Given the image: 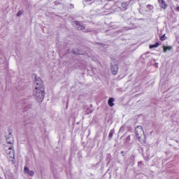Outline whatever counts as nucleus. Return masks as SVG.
<instances>
[{
    "mask_svg": "<svg viewBox=\"0 0 179 179\" xmlns=\"http://www.w3.org/2000/svg\"><path fill=\"white\" fill-rule=\"evenodd\" d=\"M115 99L114 98H110L108 101V104L109 107H113L114 106V101Z\"/></svg>",
    "mask_w": 179,
    "mask_h": 179,
    "instance_id": "obj_8",
    "label": "nucleus"
},
{
    "mask_svg": "<svg viewBox=\"0 0 179 179\" xmlns=\"http://www.w3.org/2000/svg\"><path fill=\"white\" fill-rule=\"evenodd\" d=\"M111 73L113 75H116L118 73V65L117 64H112L110 68Z\"/></svg>",
    "mask_w": 179,
    "mask_h": 179,
    "instance_id": "obj_5",
    "label": "nucleus"
},
{
    "mask_svg": "<svg viewBox=\"0 0 179 179\" xmlns=\"http://www.w3.org/2000/svg\"><path fill=\"white\" fill-rule=\"evenodd\" d=\"M74 24L76 25V29H78V30H83V29H85V27L83 25H81L80 22H79L78 21H75Z\"/></svg>",
    "mask_w": 179,
    "mask_h": 179,
    "instance_id": "obj_6",
    "label": "nucleus"
},
{
    "mask_svg": "<svg viewBox=\"0 0 179 179\" xmlns=\"http://www.w3.org/2000/svg\"><path fill=\"white\" fill-rule=\"evenodd\" d=\"M24 174H27L30 177H33L34 176V172L33 171L30 170V169H29V167L24 166Z\"/></svg>",
    "mask_w": 179,
    "mask_h": 179,
    "instance_id": "obj_4",
    "label": "nucleus"
},
{
    "mask_svg": "<svg viewBox=\"0 0 179 179\" xmlns=\"http://www.w3.org/2000/svg\"><path fill=\"white\" fill-rule=\"evenodd\" d=\"M152 62H156V59H152Z\"/></svg>",
    "mask_w": 179,
    "mask_h": 179,
    "instance_id": "obj_19",
    "label": "nucleus"
},
{
    "mask_svg": "<svg viewBox=\"0 0 179 179\" xmlns=\"http://www.w3.org/2000/svg\"><path fill=\"white\" fill-rule=\"evenodd\" d=\"M156 47H157V43H156L155 45H150V48H156Z\"/></svg>",
    "mask_w": 179,
    "mask_h": 179,
    "instance_id": "obj_14",
    "label": "nucleus"
},
{
    "mask_svg": "<svg viewBox=\"0 0 179 179\" xmlns=\"http://www.w3.org/2000/svg\"><path fill=\"white\" fill-rule=\"evenodd\" d=\"M108 138H110V139H111V138H113V132L110 131V132L109 133Z\"/></svg>",
    "mask_w": 179,
    "mask_h": 179,
    "instance_id": "obj_16",
    "label": "nucleus"
},
{
    "mask_svg": "<svg viewBox=\"0 0 179 179\" xmlns=\"http://www.w3.org/2000/svg\"><path fill=\"white\" fill-rule=\"evenodd\" d=\"M23 12L22 11H19L17 13V16H22Z\"/></svg>",
    "mask_w": 179,
    "mask_h": 179,
    "instance_id": "obj_15",
    "label": "nucleus"
},
{
    "mask_svg": "<svg viewBox=\"0 0 179 179\" xmlns=\"http://www.w3.org/2000/svg\"><path fill=\"white\" fill-rule=\"evenodd\" d=\"M131 142V136H128L126 138V143H129Z\"/></svg>",
    "mask_w": 179,
    "mask_h": 179,
    "instance_id": "obj_11",
    "label": "nucleus"
},
{
    "mask_svg": "<svg viewBox=\"0 0 179 179\" xmlns=\"http://www.w3.org/2000/svg\"><path fill=\"white\" fill-rule=\"evenodd\" d=\"M136 136L141 143H145V141H146V136H145V132L143 131V129L142 126H137L135 129Z\"/></svg>",
    "mask_w": 179,
    "mask_h": 179,
    "instance_id": "obj_2",
    "label": "nucleus"
},
{
    "mask_svg": "<svg viewBox=\"0 0 179 179\" xmlns=\"http://www.w3.org/2000/svg\"><path fill=\"white\" fill-rule=\"evenodd\" d=\"M164 52H167V51H171L173 50V46H163Z\"/></svg>",
    "mask_w": 179,
    "mask_h": 179,
    "instance_id": "obj_10",
    "label": "nucleus"
},
{
    "mask_svg": "<svg viewBox=\"0 0 179 179\" xmlns=\"http://www.w3.org/2000/svg\"><path fill=\"white\" fill-rule=\"evenodd\" d=\"M122 6L123 8H127V6H125V3H122Z\"/></svg>",
    "mask_w": 179,
    "mask_h": 179,
    "instance_id": "obj_17",
    "label": "nucleus"
},
{
    "mask_svg": "<svg viewBox=\"0 0 179 179\" xmlns=\"http://www.w3.org/2000/svg\"><path fill=\"white\" fill-rule=\"evenodd\" d=\"M34 94L38 100V101L41 102L44 100V85L43 84V80L40 77H38L36 74L34 76Z\"/></svg>",
    "mask_w": 179,
    "mask_h": 179,
    "instance_id": "obj_1",
    "label": "nucleus"
},
{
    "mask_svg": "<svg viewBox=\"0 0 179 179\" xmlns=\"http://www.w3.org/2000/svg\"><path fill=\"white\" fill-rule=\"evenodd\" d=\"M161 41H164L166 40V34H164L162 36L160 37Z\"/></svg>",
    "mask_w": 179,
    "mask_h": 179,
    "instance_id": "obj_13",
    "label": "nucleus"
},
{
    "mask_svg": "<svg viewBox=\"0 0 179 179\" xmlns=\"http://www.w3.org/2000/svg\"><path fill=\"white\" fill-rule=\"evenodd\" d=\"M149 9H150V10H152L153 9V6H150H150H148L146 10H147L148 12H149Z\"/></svg>",
    "mask_w": 179,
    "mask_h": 179,
    "instance_id": "obj_12",
    "label": "nucleus"
},
{
    "mask_svg": "<svg viewBox=\"0 0 179 179\" xmlns=\"http://www.w3.org/2000/svg\"><path fill=\"white\" fill-rule=\"evenodd\" d=\"M177 10L179 12V6L176 8Z\"/></svg>",
    "mask_w": 179,
    "mask_h": 179,
    "instance_id": "obj_18",
    "label": "nucleus"
},
{
    "mask_svg": "<svg viewBox=\"0 0 179 179\" xmlns=\"http://www.w3.org/2000/svg\"><path fill=\"white\" fill-rule=\"evenodd\" d=\"M157 45L159 46V43H157Z\"/></svg>",
    "mask_w": 179,
    "mask_h": 179,
    "instance_id": "obj_21",
    "label": "nucleus"
},
{
    "mask_svg": "<svg viewBox=\"0 0 179 179\" xmlns=\"http://www.w3.org/2000/svg\"><path fill=\"white\" fill-rule=\"evenodd\" d=\"M6 142L8 145H13V137L10 136L6 138Z\"/></svg>",
    "mask_w": 179,
    "mask_h": 179,
    "instance_id": "obj_9",
    "label": "nucleus"
},
{
    "mask_svg": "<svg viewBox=\"0 0 179 179\" xmlns=\"http://www.w3.org/2000/svg\"><path fill=\"white\" fill-rule=\"evenodd\" d=\"M6 153L8 155V157L10 159H15V152L13 150V146L10 145L9 147L6 146L5 148Z\"/></svg>",
    "mask_w": 179,
    "mask_h": 179,
    "instance_id": "obj_3",
    "label": "nucleus"
},
{
    "mask_svg": "<svg viewBox=\"0 0 179 179\" xmlns=\"http://www.w3.org/2000/svg\"><path fill=\"white\" fill-rule=\"evenodd\" d=\"M85 1H89V0H85Z\"/></svg>",
    "mask_w": 179,
    "mask_h": 179,
    "instance_id": "obj_22",
    "label": "nucleus"
},
{
    "mask_svg": "<svg viewBox=\"0 0 179 179\" xmlns=\"http://www.w3.org/2000/svg\"><path fill=\"white\" fill-rule=\"evenodd\" d=\"M123 153H124V151H122V152H121V154L122 155Z\"/></svg>",
    "mask_w": 179,
    "mask_h": 179,
    "instance_id": "obj_20",
    "label": "nucleus"
},
{
    "mask_svg": "<svg viewBox=\"0 0 179 179\" xmlns=\"http://www.w3.org/2000/svg\"><path fill=\"white\" fill-rule=\"evenodd\" d=\"M158 2L159 3V6L162 9H166L167 8V4L166 3V1L164 0H158Z\"/></svg>",
    "mask_w": 179,
    "mask_h": 179,
    "instance_id": "obj_7",
    "label": "nucleus"
}]
</instances>
